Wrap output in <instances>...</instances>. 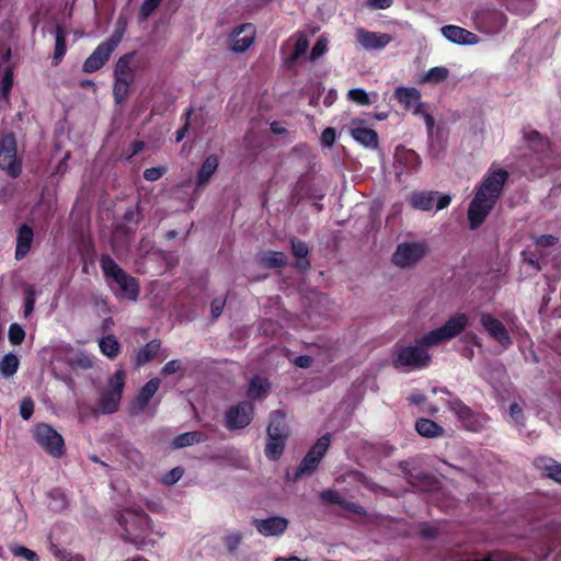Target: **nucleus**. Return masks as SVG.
<instances>
[{"label": "nucleus", "mask_w": 561, "mask_h": 561, "mask_svg": "<svg viewBox=\"0 0 561 561\" xmlns=\"http://www.w3.org/2000/svg\"><path fill=\"white\" fill-rule=\"evenodd\" d=\"M508 176V172L504 169L490 170L483 176L468 208L470 229L476 230L484 222L501 197Z\"/></svg>", "instance_id": "1"}, {"label": "nucleus", "mask_w": 561, "mask_h": 561, "mask_svg": "<svg viewBox=\"0 0 561 561\" xmlns=\"http://www.w3.org/2000/svg\"><path fill=\"white\" fill-rule=\"evenodd\" d=\"M523 135L524 140L527 142L528 150L534 153V158H528V154L524 153L519 159V167L526 174L542 176L547 169L546 159L549 154L550 142L535 129L524 128Z\"/></svg>", "instance_id": "2"}, {"label": "nucleus", "mask_w": 561, "mask_h": 561, "mask_svg": "<svg viewBox=\"0 0 561 561\" xmlns=\"http://www.w3.org/2000/svg\"><path fill=\"white\" fill-rule=\"evenodd\" d=\"M100 266L108 286L116 284L119 293L128 300L136 301L140 293L137 278L126 273L110 254H102Z\"/></svg>", "instance_id": "3"}, {"label": "nucleus", "mask_w": 561, "mask_h": 561, "mask_svg": "<svg viewBox=\"0 0 561 561\" xmlns=\"http://www.w3.org/2000/svg\"><path fill=\"white\" fill-rule=\"evenodd\" d=\"M431 355L427 350L415 344L397 343L391 354V366L398 370L413 371L427 368L431 364Z\"/></svg>", "instance_id": "4"}, {"label": "nucleus", "mask_w": 561, "mask_h": 561, "mask_svg": "<svg viewBox=\"0 0 561 561\" xmlns=\"http://www.w3.org/2000/svg\"><path fill=\"white\" fill-rule=\"evenodd\" d=\"M266 432L267 443L265 445L264 454L268 460L277 461L283 455L288 439L286 415L283 411L275 410L271 412L270 424Z\"/></svg>", "instance_id": "5"}, {"label": "nucleus", "mask_w": 561, "mask_h": 561, "mask_svg": "<svg viewBox=\"0 0 561 561\" xmlns=\"http://www.w3.org/2000/svg\"><path fill=\"white\" fill-rule=\"evenodd\" d=\"M468 325V318L465 313H456L439 328L434 329L422 337L417 339V342L422 347L428 351L430 347L439 345L445 341H449L459 335Z\"/></svg>", "instance_id": "6"}, {"label": "nucleus", "mask_w": 561, "mask_h": 561, "mask_svg": "<svg viewBox=\"0 0 561 561\" xmlns=\"http://www.w3.org/2000/svg\"><path fill=\"white\" fill-rule=\"evenodd\" d=\"M331 444V434L327 433L322 435L317 442L310 447L305 457L301 459L300 463L296 468L293 477H289L287 473V478L290 479L294 483L298 482L304 477H310L318 469L322 458L327 454Z\"/></svg>", "instance_id": "7"}, {"label": "nucleus", "mask_w": 561, "mask_h": 561, "mask_svg": "<svg viewBox=\"0 0 561 561\" xmlns=\"http://www.w3.org/2000/svg\"><path fill=\"white\" fill-rule=\"evenodd\" d=\"M126 374L123 369H118L108 379V387L100 391L96 404V411L107 415L118 411L119 403L123 398Z\"/></svg>", "instance_id": "8"}, {"label": "nucleus", "mask_w": 561, "mask_h": 561, "mask_svg": "<svg viewBox=\"0 0 561 561\" xmlns=\"http://www.w3.org/2000/svg\"><path fill=\"white\" fill-rule=\"evenodd\" d=\"M393 96L403 106L405 111H412L414 115H420L424 118L428 134L433 133L435 127V118L425 108V104L421 101V92L413 87H397Z\"/></svg>", "instance_id": "9"}, {"label": "nucleus", "mask_w": 561, "mask_h": 561, "mask_svg": "<svg viewBox=\"0 0 561 561\" xmlns=\"http://www.w3.org/2000/svg\"><path fill=\"white\" fill-rule=\"evenodd\" d=\"M33 437L48 455L59 458L65 454L64 438L51 425L36 424L33 428Z\"/></svg>", "instance_id": "10"}, {"label": "nucleus", "mask_w": 561, "mask_h": 561, "mask_svg": "<svg viewBox=\"0 0 561 561\" xmlns=\"http://www.w3.org/2000/svg\"><path fill=\"white\" fill-rule=\"evenodd\" d=\"M18 146L13 133L0 135V169L11 178H18L22 172L21 160L16 156Z\"/></svg>", "instance_id": "11"}, {"label": "nucleus", "mask_w": 561, "mask_h": 561, "mask_svg": "<svg viewBox=\"0 0 561 561\" xmlns=\"http://www.w3.org/2000/svg\"><path fill=\"white\" fill-rule=\"evenodd\" d=\"M427 250V245L423 242L399 243L392 255V263L401 268L414 267L426 255Z\"/></svg>", "instance_id": "12"}, {"label": "nucleus", "mask_w": 561, "mask_h": 561, "mask_svg": "<svg viewBox=\"0 0 561 561\" xmlns=\"http://www.w3.org/2000/svg\"><path fill=\"white\" fill-rule=\"evenodd\" d=\"M409 203L414 209L423 211L432 210L434 205L436 210H443L450 205L451 196L436 191H416L411 194Z\"/></svg>", "instance_id": "13"}, {"label": "nucleus", "mask_w": 561, "mask_h": 561, "mask_svg": "<svg viewBox=\"0 0 561 561\" xmlns=\"http://www.w3.org/2000/svg\"><path fill=\"white\" fill-rule=\"evenodd\" d=\"M254 405L250 401H242L228 408L225 413V426L229 431L243 430L252 422Z\"/></svg>", "instance_id": "14"}, {"label": "nucleus", "mask_w": 561, "mask_h": 561, "mask_svg": "<svg viewBox=\"0 0 561 561\" xmlns=\"http://www.w3.org/2000/svg\"><path fill=\"white\" fill-rule=\"evenodd\" d=\"M256 27L253 23L247 22L233 27L228 34L229 49L241 54L247 51L254 43Z\"/></svg>", "instance_id": "15"}, {"label": "nucleus", "mask_w": 561, "mask_h": 561, "mask_svg": "<svg viewBox=\"0 0 561 561\" xmlns=\"http://www.w3.org/2000/svg\"><path fill=\"white\" fill-rule=\"evenodd\" d=\"M449 408L457 415L466 430L480 432L484 427L488 416L485 414L474 412L460 399L450 401Z\"/></svg>", "instance_id": "16"}, {"label": "nucleus", "mask_w": 561, "mask_h": 561, "mask_svg": "<svg viewBox=\"0 0 561 561\" xmlns=\"http://www.w3.org/2000/svg\"><path fill=\"white\" fill-rule=\"evenodd\" d=\"M480 323L488 334L504 348H508L513 344V340L506 327L494 316L483 312L480 316Z\"/></svg>", "instance_id": "17"}, {"label": "nucleus", "mask_w": 561, "mask_h": 561, "mask_svg": "<svg viewBox=\"0 0 561 561\" xmlns=\"http://www.w3.org/2000/svg\"><path fill=\"white\" fill-rule=\"evenodd\" d=\"M399 468L401 469L409 484L420 491L432 490L438 483L435 477L422 471H415L414 469H411L410 461H401Z\"/></svg>", "instance_id": "18"}, {"label": "nucleus", "mask_w": 561, "mask_h": 561, "mask_svg": "<svg viewBox=\"0 0 561 561\" xmlns=\"http://www.w3.org/2000/svg\"><path fill=\"white\" fill-rule=\"evenodd\" d=\"M115 48L106 42L100 43L92 54L84 60L82 71L92 73L103 68L110 60Z\"/></svg>", "instance_id": "19"}, {"label": "nucleus", "mask_w": 561, "mask_h": 561, "mask_svg": "<svg viewBox=\"0 0 561 561\" xmlns=\"http://www.w3.org/2000/svg\"><path fill=\"white\" fill-rule=\"evenodd\" d=\"M357 43L366 50L382 49L392 39L387 33H377L358 27L355 33Z\"/></svg>", "instance_id": "20"}, {"label": "nucleus", "mask_w": 561, "mask_h": 561, "mask_svg": "<svg viewBox=\"0 0 561 561\" xmlns=\"http://www.w3.org/2000/svg\"><path fill=\"white\" fill-rule=\"evenodd\" d=\"M160 383L161 380L159 378H152L139 389L130 405L131 415H137L147 409L150 400L159 390Z\"/></svg>", "instance_id": "21"}, {"label": "nucleus", "mask_w": 561, "mask_h": 561, "mask_svg": "<svg viewBox=\"0 0 561 561\" xmlns=\"http://www.w3.org/2000/svg\"><path fill=\"white\" fill-rule=\"evenodd\" d=\"M477 21L486 33H497L506 26L507 18L500 10L486 9L477 14Z\"/></svg>", "instance_id": "22"}, {"label": "nucleus", "mask_w": 561, "mask_h": 561, "mask_svg": "<svg viewBox=\"0 0 561 561\" xmlns=\"http://www.w3.org/2000/svg\"><path fill=\"white\" fill-rule=\"evenodd\" d=\"M253 525L262 536L271 537L284 534L288 527V520L285 517L272 516L264 519H254Z\"/></svg>", "instance_id": "23"}, {"label": "nucleus", "mask_w": 561, "mask_h": 561, "mask_svg": "<svg viewBox=\"0 0 561 561\" xmlns=\"http://www.w3.org/2000/svg\"><path fill=\"white\" fill-rule=\"evenodd\" d=\"M34 241L33 228L24 222L16 230V244L14 257L16 261L23 260L31 251Z\"/></svg>", "instance_id": "24"}, {"label": "nucleus", "mask_w": 561, "mask_h": 561, "mask_svg": "<svg viewBox=\"0 0 561 561\" xmlns=\"http://www.w3.org/2000/svg\"><path fill=\"white\" fill-rule=\"evenodd\" d=\"M442 34L451 43L459 45H476L480 38L477 34L457 25H445Z\"/></svg>", "instance_id": "25"}, {"label": "nucleus", "mask_w": 561, "mask_h": 561, "mask_svg": "<svg viewBox=\"0 0 561 561\" xmlns=\"http://www.w3.org/2000/svg\"><path fill=\"white\" fill-rule=\"evenodd\" d=\"M319 497L324 504L340 505L345 511L354 513L356 515H365L366 514V511L363 506H360L354 502H350V501L345 500L335 490H331V489L323 490L320 492Z\"/></svg>", "instance_id": "26"}, {"label": "nucleus", "mask_w": 561, "mask_h": 561, "mask_svg": "<svg viewBox=\"0 0 561 561\" xmlns=\"http://www.w3.org/2000/svg\"><path fill=\"white\" fill-rule=\"evenodd\" d=\"M136 50L129 51L121 56L114 67V78L134 82L136 79L135 70L130 67L133 59L136 56Z\"/></svg>", "instance_id": "27"}, {"label": "nucleus", "mask_w": 561, "mask_h": 561, "mask_svg": "<svg viewBox=\"0 0 561 561\" xmlns=\"http://www.w3.org/2000/svg\"><path fill=\"white\" fill-rule=\"evenodd\" d=\"M219 167V158L216 154H209L203 161L195 179L196 187L201 188L206 186Z\"/></svg>", "instance_id": "28"}, {"label": "nucleus", "mask_w": 561, "mask_h": 561, "mask_svg": "<svg viewBox=\"0 0 561 561\" xmlns=\"http://www.w3.org/2000/svg\"><path fill=\"white\" fill-rule=\"evenodd\" d=\"M291 253L297 259L295 267L300 272L305 273L311 267V263L308 259L309 248L305 241L299 240L296 237L290 239Z\"/></svg>", "instance_id": "29"}, {"label": "nucleus", "mask_w": 561, "mask_h": 561, "mask_svg": "<svg viewBox=\"0 0 561 561\" xmlns=\"http://www.w3.org/2000/svg\"><path fill=\"white\" fill-rule=\"evenodd\" d=\"M351 135L360 145L370 150H376L379 147V137L375 129L368 127H354L351 129Z\"/></svg>", "instance_id": "30"}, {"label": "nucleus", "mask_w": 561, "mask_h": 561, "mask_svg": "<svg viewBox=\"0 0 561 561\" xmlns=\"http://www.w3.org/2000/svg\"><path fill=\"white\" fill-rule=\"evenodd\" d=\"M535 466L542 474L561 484V463L552 458L539 457L535 459Z\"/></svg>", "instance_id": "31"}, {"label": "nucleus", "mask_w": 561, "mask_h": 561, "mask_svg": "<svg viewBox=\"0 0 561 561\" xmlns=\"http://www.w3.org/2000/svg\"><path fill=\"white\" fill-rule=\"evenodd\" d=\"M270 390L268 379L256 375L250 380L247 394L252 400H261L270 393Z\"/></svg>", "instance_id": "32"}, {"label": "nucleus", "mask_w": 561, "mask_h": 561, "mask_svg": "<svg viewBox=\"0 0 561 561\" xmlns=\"http://www.w3.org/2000/svg\"><path fill=\"white\" fill-rule=\"evenodd\" d=\"M67 32L61 24H57L55 27V47L51 64L54 66L59 65L67 53Z\"/></svg>", "instance_id": "33"}, {"label": "nucleus", "mask_w": 561, "mask_h": 561, "mask_svg": "<svg viewBox=\"0 0 561 561\" xmlns=\"http://www.w3.org/2000/svg\"><path fill=\"white\" fill-rule=\"evenodd\" d=\"M415 431L423 437L435 438L444 435V428L433 420L417 419L415 422Z\"/></svg>", "instance_id": "34"}, {"label": "nucleus", "mask_w": 561, "mask_h": 561, "mask_svg": "<svg viewBox=\"0 0 561 561\" xmlns=\"http://www.w3.org/2000/svg\"><path fill=\"white\" fill-rule=\"evenodd\" d=\"M259 262L266 268H282L287 264V256L279 251H265L260 257Z\"/></svg>", "instance_id": "35"}, {"label": "nucleus", "mask_w": 561, "mask_h": 561, "mask_svg": "<svg viewBox=\"0 0 561 561\" xmlns=\"http://www.w3.org/2000/svg\"><path fill=\"white\" fill-rule=\"evenodd\" d=\"M207 436L201 431L186 432L178 435L172 440L173 448H184L194 444L203 443Z\"/></svg>", "instance_id": "36"}, {"label": "nucleus", "mask_w": 561, "mask_h": 561, "mask_svg": "<svg viewBox=\"0 0 561 561\" xmlns=\"http://www.w3.org/2000/svg\"><path fill=\"white\" fill-rule=\"evenodd\" d=\"M161 342L159 340H151L136 354V365L144 366L151 362L160 350Z\"/></svg>", "instance_id": "37"}, {"label": "nucleus", "mask_w": 561, "mask_h": 561, "mask_svg": "<svg viewBox=\"0 0 561 561\" xmlns=\"http://www.w3.org/2000/svg\"><path fill=\"white\" fill-rule=\"evenodd\" d=\"M99 346L102 354L111 359L116 358L121 352V345L113 334L103 336L99 342Z\"/></svg>", "instance_id": "38"}, {"label": "nucleus", "mask_w": 561, "mask_h": 561, "mask_svg": "<svg viewBox=\"0 0 561 561\" xmlns=\"http://www.w3.org/2000/svg\"><path fill=\"white\" fill-rule=\"evenodd\" d=\"M19 367L20 359L13 353H8L0 359V373L3 378H10L14 376Z\"/></svg>", "instance_id": "39"}, {"label": "nucleus", "mask_w": 561, "mask_h": 561, "mask_svg": "<svg viewBox=\"0 0 561 561\" xmlns=\"http://www.w3.org/2000/svg\"><path fill=\"white\" fill-rule=\"evenodd\" d=\"M127 26H128L127 18L125 15L121 14L116 20L115 28H114L112 35L105 42L116 49L125 36Z\"/></svg>", "instance_id": "40"}, {"label": "nucleus", "mask_w": 561, "mask_h": 561, "mask_svg": "<svg viewBox=\"0 0 561 561\" xmlns=\"http://www.w3.org/2000/svg\"><path fill=\"white\" fill-rule=\"evenodd\" d=\"M396 156L398 162L403 164L408 170H414L421 163L420 156L414 150L403 149L401 152L398 151Z\"/></svg>", "instance_id": "41"}, {"label": "nucleus", "mask_w": 561, "mask_h": 561, "mask_svg": "<svg viewBox=\"0 0 561 561\" xmlns=\"http://www.w3.org/2000/svg\"><path fill=\"white\" fill-rule=\"evenodd\" d=\"M133 83L124 80H114L113 99L116 104H122L126 101Z\"/></svg>", "instance_id": "42"}, {"label": "nucleus", "mask_w": 561, "mask_h": 561, "mask_svg": "<svg viewBox=\"0 0 561 561\" xmlns=\"http://www.w3.org/2000/svg\"><path fill=\"white\" fill-rule=\"evenodd\" d=\"M309 47V39L305 34H300L296 39L293 53L289 57V61L295 62L302 57Z\"/></svg>", "instance_id": "43"}, {"label": "nucleus", "mask_w": 561, "mask_h": 561, "mask_svg": "<svg viewBox=\"0 0 561 561\" xmlns=\"http://www.w3.org/2000/svg\"><path fill=\"white\" fill-rule=\"evenodd\" d=\"M13 87V69L12 67H5L1 80L0 94L1 98L7 100Z\"/></svg>", "instance_id": "44"}, {"label": "nucleus", "mask_w": 561, "mask_h": 561, "mask_svg": "<svg viewBox=\"0 0 561 561\" xmlns=\"http://www.w3.org/2000/svg\"><path fill=\"white\" fill-rule=\"evenodd\" d=\"M162 1L163 0H144L138 12L139 21H146L160 7Z\"/></svg>", "instance_id": "45"}, {"label": "nucleus", "mask_w": 561, "mask_h": 561, "mask_svg": "<svg viewBox=\"0 0 561 561\" xmlns=\"http://www.w3.org/2000/svg\"><path fill=\"white\" fill-rule=\"evenodd\" d=\"M8 339L12 345H21L25 340V331L19 323H11L8 331Z\"/></svg>", "instance_id": "46"}, {"label": "nucleus", "mask_w": 561, "mask_h": 561, "mask_svg": "<svg viewBox=\"0 0 561 561\" xmlns=\"http://www.w3.org/2000/svg\"><path fill=\"white\" fill-rule=\"evenodd\" d=\"M36 301V290L30 285L24 290V317L28 318L33 311Z\"/></svg>", "instance_id": "47"}, {"label": "nucleus", "mask_w": 561, "mask_h": 561, "mask_svg": "<svg viewBox=\"0 0 561 561\" xmlns=\"http://www.w3.org/2000/svg\"><path fill=\"white\" fill-rule=\"evenodd\" d=\"M449 76V70L446 67H433L426 75L425 80L428 82L440 83Z\"/></svg>", "instance_id": "48"}, {"label": "nucleus", "mask_w": 561, "mask_h": 561, "mask_svg": "<svg viewBox=\"0 0 561 561\" xmlns=\"http://www.w3.org/2000/svg\"><path fill=\"white\" fill-rule=\"evenodd\" d=\"M193 113H194V108L188 107L185 111V113L183 114L182 118L184 119V124L181 128H179L175 131V142H180L186 137V135L191 128V117H192Z\"/></svg>", "instance_id": "49"}, {"label": "nucleus", "mask_w": 561, "mask_h": 561, "mask_svg": "<svg viewBox=\"0 0 561 561\" xmlns=\"http://www.w3.org/2000/svg\"><path fill=\"white\" fill-rule=\"evenodd\" d=\"M347 96L348 100L358 105H369L371 103L368 93L360 88L351 89Z\"/></svg>", "instance_id": "50"}, {"label": "nucleus", "mask_w": 561, "mask_h": 561, "mask_svg": "<svg viewBox=\"0 0 561 561\" xmlns=\"http://www.w3.org/2000/svg\"><path fill=\"white\" fill-rule=\"evenodd\" d=\"M10 550L14 557H21L27 561H39L37 553L24 546H12Z\"/></svg>", "instance_id": "51"}, {"label": "nucleus", "mask_w": 561, "mask_h": 561, "mask_svg": "<svg viewBox=\"0 0 561 561\" xmlns=\"http://www.w3.org/2000/svg\"><path fill=\"white\" fill-rule=\"evenodd\" d=\"M510 415L518 427H524L526 424V417L523 408L517 403L513 402L510 404Z\"/></svg>", "instance_id": "52"}, {"label": "nucleus", "mask_w": 561, "mask_h": 561, "mask_svg": "<svg viewBox=\"0 0 561 561\" xmlns=\"http://www.w3.org/2000/svg\"><path fill=\"white\" fill-rule=\"evenodd\" d=\"M328 50V39L323 36H320L314 43L311 51H310V60L314 61L320 58Z\"/></svg>", "instance_id": "53"}, {"label": "nucleus", "mask_w": 561, "mask_h": 561, "mask_svg": "<svg viewBox=\"0 0 561 561\" xmlns=\"http://www.w3.org/2000/svg\"><path fill=\"white\" fill-rule=\"evenodd\" d=\"M118 523H119L121 526L124 527V530H125L121 535V538L123 539V541L126 542V543L134 545L137 549H142V547L145 545V541L144 540H138L137 538H134V537L130 536L128 529L125 527L126 520H125V516L124 515L119 516Z\"/></svg>", "instance_id": "54"}, {"label": "nucleus", "mask_w": 561, "mask_h": 561, "mask_svg": "<svg viewBox=\"0 0 561 561\" xmlns=\"http://www.w3.org/2000/svg\"><path fill=\"white\" fill-rule=\"evenodd\" d=\"M34 408L35 404L31 397L23 398L20 403L21 417L25 421L30 420L34 413Z\"/></svg>", "instance_id": "55"}, {"label": "nucleus", "mask_w": 561, "mask_h": 561, "mask_svg": "<svg viewBox=\"0 0 561 561\" xmlns=\"http://www.w3.org/2000/svg\"><path fill=\"white\" fill-rule=\"evenodd\" d=\"M168 172L167 167L148 168L144 171V179L149 182H156Z\"/></svg>", "instance_id": "56"}, {"label": "nucleus", "mask_w": 561, "mask_h": 561, "mask_svg": "<svg viewBox=\"0 0 561 561\" xmlns=\"http://www.w3.org/2000/svg\"><path fill=\"white\" fill-rule=\"evenodd\" d=\"M534 242L540 248H550L559 242V238L553 234H540L533 237Z\"/></svg>", "instance_id": "57"}, {"label": "nucleus", "mask_w": 561, "mask_h": 561, "mask_svg": "<svg viewBox=\"0 0 561 561\" xmlns=\"http://www.w3.org/2000/svg\"><path fill=\"white\" fill-rule=\"evenodd\" d=\"M242 541L241 533L237 531L226 537L225 546L228 551L233 552L237 550Z\"/></svg>", "instance_id": "58"}, {"label": "nucleus", "mask_w": 561, "mask_h": 561, "mask_svg": "<svg viewBox=\"0 0 561 561\" xmlns=\"http://www.w3.org/2000/svg\"><path fill=\"white\" fill-rule=\"evenodd\" d=\"M183 473H184V470L182 467L173 468L163 477L164 484L172 485V484L176 483L182 478Z\"/></svg>", "instance_id": "59"}, {"label": "nucleus", "mask_w": 561, "mask_h": 561, "mask_svg": "<svg viewBox=\"0 0 561 561\" xmlns=\"http://www.w3.org/2000/svg\"><path fill=\"white\" fill-rule=\"evenodd\" d=\"M141 214H140V209H139V206H135V207H129L125 210L124 213V220L126 222H135L136 225L139 224V221L141 220Z\"/></svg>", "instance_id": "60"}, {"label": "nucleus", "mask_w": 561, "mask_h": 561, "mask_svg": "<svg viewBox=\"0 0 561 561\" xmlns=\"http://www.w3.org/2000/svg\"><path fill=\"white\" fill-rule=\"evenodd\" d=\"M182 369V362L180 359H172L164 364L161 369L163 376L173 375Z\"/></svg>", "instance_id": "61"}, {"label": "nucleus", "mask_w": 561, "mask_h": 561, "mask_svg": "<svg viewBox=\"0 0 561 561\" xmlns=\"http://www.w3.org/2000/svg\"><path fill=\"white\" fill-rule=\"evenodd\" d=\"M226 305V298L225 297H218L215 298L210 304V312L213 318L217 319L222 313V310Z\"/></svg>", "instance_id": "62"}, {"label": "nucleus", "mask_w": 561, "mask_h": 561, "mask_svg": "<svg viewBox=\"0 0 561 561\" xmlns=\"http://www.w3.org/2000/svg\"><path fill=\"white\" fill-rule=\"evenodd\" d=\"M336 138L335 129L327 127L321 134V142L323 146L331 147Z\"/></svg>", "instance_id": "63"}, {"label": "nucleus", "mask_w": 561, "mask_h": 561, "mask_svg": "<svg viewBox=\"0 0 561 561\" xmlns=\"http://www.w3.org/2000/svg\"><path fill=\"white\" fill-rule=\"evenodd\" d=\"M522 255H523V261L526 264L530 265L536 271H540L541 270V265H540L539 257L537 256V254L524 251L522 253Z\"/></svg>", "instance_id": "64"}]
</instances>
